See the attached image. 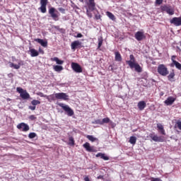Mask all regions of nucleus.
Here are the masks:
<instances>
[{
  "label": "nucleus",
  "instance_id": "obj_48",
  "mask_svg": "<svg viewBox=\"0 0 181 181\" xmlns=\"http://www.w3.org/2000/svg\"><path fill=\"white\" fill-rule=\"evenodd\" d=\"M76 37H83V34L81 33H78Z\"/></svg>",
  "mask_w": 181,
  "mask_h": 181
},
{
  "label": "nucleus",
  "instance_id": "obj_27",
  "mask_svg": "<svg viewBox=\"0 0 181 181\" xmlns=\"http://www.w3.org/2000/svg\"><path fill=\"white\" fill-rule=\"evenodd\" d=\"M51 62H55L57 64H63L64 61L60 60L58 57H55L54 58H51Z\"/></svg>",
  "mask_w": 181,
  "mask_h": 181
},
{
  "label": "nucleus",
  "instance_id": "obj_14",
  "mask_svg": "<svg viewBox=\"0 0 181 181\" xmlns=\"http://www.w3.org/2000/svg\"><path fill=\"white\" fill-rule=\"evenodd\" d=\"M170 22L175 26H181V17H174Z\"/></svg>",
  "mask_w": 181,
  "mask_h": 181
},
{
  "label": "nucleus",
  "instance_id": "obj_22",
  "mask_svg": "<svg viewBox=\"0 0 181 181\" xmlns=\"http://www.w3.org/2000/svg\"><path fill=\"white\" fill-rule=\"evenodd\" d=\"M137 107L140 111H143V110H145V107H146V103H145L144 100H141L138 103Z\"/></svg>",
  "mask_w": 181,
  "mask_h": 181
},
{
  "label": "nucleus",
  "instance_id": "obj_39",
  "mask_svg": "<svg viewBox=\"0 0 181 181\" xmlns=\"http://www.w3.org/2000/svg\"><path fill=\"white\" fill-rule=\"evenodd\" d=\"M101 159H103V160H110V157L106 156L105 153H103Z\"/></svg>",
  "mask_w": 181,
  "mask_h": 181
},
{
  "label": "nucleus",
  "instance_id": "obj_44",
  "mask_svg": "<svg viewBox=\"0 0 181 181\" xmlns=\"http://www.w3.org/2000/svg\"><path fill=\"white\" fill-rule=\"evenodd\" d=\"M103 153H98V154H96V158H103Z\"/></svg>",
  "mask_w": 181,
  "mask_h": 181
},
{
  "label": "nucleus",
  "instance_id": "obj_4",
  "mask_svg": "<svg viewBox=\"0 0 181 181\" xmlns=\"http://www.w3.org/2000/svg\"><path fill=\"white\" fill-rule=\"evenodd\" d=\"M160 9L162 12H166V13H168V15H175V8H173L170 6H161Z\"/></svg>",
  "mask_w": 181,
  "mask_h": 181
},
{
  "label": "nucleus",
  "instance_id": "obj_34",
  "mask_svg": "<svg viewBox=\"0 0 181 181\" xmlns=\"http://www.w3.org/2000/svg\"><path fill=\"white\" fill-rule=\"evenodd\" d=\"M31 104L32 105H34L35 107H36V105H39V104H40V101L37 100H33L31 101Z\"/></svg>",
  "mask_w": 181,
  "mask_h": 181
},
{
  "label": "nucleus",
  "instance_id": "obj_10",
  "mask_svg": "<svg viewBox=\"0 0 181 181\" xmlns=\"http://www.w3.org/2000/svg\"><path fill=\"white\" fill-rule=\"evenodd\" d=\"M54 97L57 100H64V101H67V100H69V95L65 93H55Z\"/></svg>",
  "mask_w": 181,
  "mask_h": 181
},
{
  "label": "nucleus",
  "instance_id": "obj_37",
  "mask_svg": "<svg viewBox=\"0 0 181 181\" xmlns=\"http://www.w3.org/2000/svg\"><path fill=\"white\" fill-rule=\"evenodd\" d=\"M69 145H71V146H74V139L73 137H69Z\"/></svg>",
  "mask_w": 181,
  "mask_h": 181
},
{
  "label": "nucleus",
  "instance_id": "obj_1",
  "mask_svg": "<svg viewBox=\"0 0 181 181\" xmlns=\"http://www.w3.org/2000/svg\"><path fill=\"white\" fill-rule=\"evenodd\" d=\"M157 71L158 74L163 76V77H166L168 74H169V70H168V67L165 66V64H160L158 66Z\"/></svg>",
  "mask_w": 181,
  "mask_h": 181
},
{
  "label": "nucleus",
  "instance_id": "obj_45",
  "mask_svg": "<svg viewBox=\"0 0 181 181\" xmlns=\"http://www.w3.org/2000/svg\"><path fill=\"white\" fill-rule=\"evenodd\" d=\"M177 128H179L181 130V122H177Z\"/></svg>",
  "mask_w": 181,
  "mask_h": 181
},
{
  "label": "nucleus",
  "instance_id": "obj_51",
  "mask_svg": "<svg viewBox=\"0 0 181 181\" xmlns=\"http://www.w3.org/2000/svg\"><path fill=\"white\" fill-rule=\"evenodd\" d=\"M39 50H40V53H44L43 50H42L40 49Z\"/></svg>",
  "mask_w": 181,
  "mask_h": 181
},
{
  "label": "nucleus",
  "instance_id": "obj_30",
  "mask_svg": "<svg viewBox=\"0 0 181 181\" xmlns=\"http://www.w3.org/2000/svg\"><path fill=\"white\" fill-rule=\"evenodd\" d=\"M53 69L54 71H57L58 73L63 71V66H59V65H55L53 66Z\"/></svg>",
  "mask_w": 181,
  "mask_h": 181
},
{
  "label": "nucleus",
  "instance_id": "obj_35",
  "mask_svg": "<svg viewBox=\"0 0 181 181\" xmlns=\"http://www.w3.org/2000/svg\"><path fill=\"white\" fill-rule=\"evenodd\" d=\"M36 133L35 132H31L28 134V138H30V139H33V138H36Z\"/></svg>",
  "mask_w": 181,
  "mask_h": 181
},
{
  "label": "nucleus",
  "instance_id": "obj_24",
  "mask_svg": "<svg viewBox=\"0 0 181 181\" xmlns=\"http://www.w3.org/2000/svg\"><path fill=\"white\" fill-rule=\"evenodd\" d=\"M115 62H122V57L121 56V54L119 52H115Z\"/></svg>",
  "mask_w": 181,
  "mask_h": 181
},
{
  "label": "nucleus",
  "instance_id": "obj_28",
  "mask_svg": "<svg viewBox=\"0 0 181 181\" xmlns=\"http://www.w3.org/2000/svg\"><path fill=\"white\" fill-rule=\"evenodd\" d=\"M86 138L90 141V142H98V139L93 135H87Z\"/></svg>",
  "mask_w": 181,
  "mask_h": 181
},
{
  "label": "nucleus",
  "instance_id": "obj_40",
  "mask_svg": "<svg viewBox=\"0 0 181 181\" xmlns=\"http://www.w3.org/2000/svg\"><path fill=\"white\" fill-rule=\"evenodd\" d=\"M86 13L88 18H93V14L91 13V12H90V11L87 10Z\"/></svg>",
  "mask_w": 181,
  "mask_h": 181
},
{
  "label": "nucleus",
  "instance_id": "obj_11",
  "mask_svg": "<svg viewBox=\"0 0 181 181\" xmlns=\"http://www.w3.org/2000/svg\"><path fill=\"white\" fill-rule=\"evenodd\" d=\"M80 2H84V0H79ZM86 5L88 7V9L90 11H94L95 9V1L94 0H88L86 1Z\"/></svg>",
  "mask_w": 181,
  "mask_h": 181
},
{
  "label": "nucleus",
  "instance_id": "obj_50",
  "mask_svg": "<svg viewBox=\"0 0 181 181\" xmlns=\"http://www.w3.org/2000/svg\"><path fill=\"white\" fill-rule=\"evenodd\" d=\"M59 11H64V8H59Z\"/></svg>",
  "mask_w": 181,
  "mask_h": 181
},
{
  "label": "nucleus",
  "instance_id": "obj_33",
  "mask_svg": "<svg viewBox=\"0 0 181 181\" xmlns=\"http://www.w3.org/2000/svg\"><path fill=\"white\" fill-rule=\"evenodd\" d=\"M168 78L169 81H173V78H175V72L173 71L168 76Z\"/></svg>",
  "mask_w": 181,
  "mask_h": 181
},
{
  "label": "nucleus",
  "instance_id": "obj_7",
  "mask_svg": "<svg viewBox=\"0 0 181 181\" xmlns=\"http://www.w3.org/2000/svg\"><path fill=\"white\" fill-rule=\"evenodd\" d=\"M175 59H176V56L173 55L171 57L172 63L170 64V66L176 67V69H177V70L181 71V64L179 63L177 61H175Z\"/></svg>",
  "mask_w": 181,
  "mask_h": 181
},
{
  "label": "nucleus",
  "instance_id": "obj_15",
  "mask_svg": "<svg viewBox=\"0 0 181 181\" xmlns=\"http://www.w3.org/2000/svg\"><path fill=\"white\" fill-rule=\"evenodd\" d=\"M81 45L82 42L78 40L74 41L71 44V49L74 52V50H76L77 47H81Z\"/></svg>",
  "mask_w": 181,
  "mask_h": 181
},
{
  "label": "nucleus",
  "instance_id": "obj_52",
  "mask_svg": "<svg viewBox=\"0 0 181 181\" xmlns=\"http://www.w3.org/2000/svg\"><path fill=\"white\" fill-rule=\"evenodd\" d=\"M180 45H181V42H180Z\"/></svg>",
  "mask_w": 181,
  "mask_h": 181
},
{
  "label": "nucleus",
  "instance_id": "obj_42",
  "mask_svg": "<svg viewBox=\"0 0 181 181\" xmlns=\"http://www.w3.org/2000/svg\"><path fill=\"white\" fill-rule=\"evenodd\" d=\"M28 108L29 110H31V111H35L36 110V106H29Z\"/></svg>",
  "mask_w": 181,
  "mask_h": 181
},
{
  "label": "nucleus",
  "instance_id": "obj_19",
  "mask_svg": "<svg viewBox=\"0 0 181 181\" xmlns=\"http://www.w3.org/2000/svg\"><path fill=\"white\" fill-rule=\"evenodd\" d=\"M37 95H40V97H44L45 98H47V100H48V101H54V95H50L49 96H47V95H45L42 93H37Z\"/></svg>",
  "mask_w": 181,
  "mask_h": 181
},
{
  "label": "nucleus",
  "instance_id": "obj_5",
  "mask_svg": "<svg viewBox=\"0 0 181 181\" xmlns=\"http://www.w3.org/2000/svg\"><path fill=\"white\" fill-rule=\"evenodd\" d=\"M48 12L54 21H59V11H57L56 8L52 7L49 9Z\"/></svg>",
  "mask_w": 181,
  "mask_h": 181
},
{
  "label": "nucleus",
  "instance_id": "obj_16",
  "mask_svg": "<svg viewBox=\"0 0 181 181\" xmlns=\"http://www.w3.org/2000/svg\"><path fill=\"white\" fill-rule=\"evenodd\" d=\"M135 39L138 40V42H141V40H144L145 39V35H144L143 32L138 31L134 35Z\"/></svg>",
  "mask_w": 181,
  "mask_h": 181
},
{
  "label": "nucleus",
  "instance_id": "obj_41",
  "mask_svg": "<svg viewBox=\"0 0 181 181\" xmlns=\"http://www.w3.org/2000/svg\"><path fill=\"white\" fill-rule=\"evenodd\" d=\"M163 2V0H156V4H157V5H162Z\"/></svg>",
  "mask_w": 181,
  "mask_h": 181
},
{
  "label": "nucleus",
  "instance_id": "obj_3",
  "mask_svg": "<svg viewBox=\"0 0 181 181\" xmlns=\"http://www.w3.org/2000/svg\"><path fill=\"white\" fill-rule=\"evenodd\" d=\"M17 93H19L20 97L23 98V100H28V98H30V95L28 93V91L24 90L23 88L21 87L16 88Z\"/></svg>",
  "mask_w": 181,
  "mask_h": 181
},
{
  "label": "nucleus",
  "instance_id": "obj_36",
  "mask_svg": "<svg viewBox=\"0 0 181 181\" xmlns=\"http://www.w3.org/2000/svg\"><path fill=\"white\" fill-rule=\"evenodd\" d=\"M110 122V118L106 117L102 119V125H104V124H108Z\"/></svg>",
  "mask_w": 181,
  "mask_h": 181
},
{
  "label": "nucleus",
  "instance_id": "obj_8",
  "mask_svg": "<svg viewBox=\"0 0 181 181\" xmlns=\"http://www.w3.org/2000/svg\"><path fill=\"white\" fill-rule=\"evenodd\" d=\"M71 66L75 73H83V68L78 63L72 62Z\"/></svg>",
  "mask_w": 181,
  "mask_h": 181
},
{
  "label": "nucleus",
  "instance_id": "obj_12",
  "mask_svg": "<svg viewBox=\"0 0 181 181\" xmlns=\"http://www.w3.org/2000/svg\"><path fill=\"white\" fill-rule=\"evenodd\" d=\"M17 128L20 129V131H23V132H28L30 129L29 125L23 122L18 124Z\"/></svg>",
  "mask_w": 181,
  "mask_h": 181
},
{
  "label": "nucleus",
  "instance_id": "obj_17",
  "mask_svg": "<svg viewBox=\"0 0 181 181\" xmlns=\"http://www.w3.org/2000/svg\"><path fill=\"white\" fill-rule=\"evenodd\" d=\"M175 101H176V98L170 96L164 101V103L165 104V105H172V104H173Z\"/></svg>",
  "mask_w": 181,
  "mask_h": 181
},
{
  "label": "nucleus",
  "instance_id": "obj_46",
  "mask_svg": "<svg viewBox=\"0 0 181 181\" xmlns=\"http://www.w3.org/2000/svg\"><path fill=\"white\" fill-rule=\"evenodd\" d=\"M151 181H162L160 178H152Z\"/></svg>",
  "mask_w": 181,
  "mask_h": 181
},
{
  "label": "nucleus",
  "instance_id": "obj_31",
  "mask_svg": "<svg viewBox=\"0 0 181 181\" xmlns=\"http://www.w3.org/2000/svg\"><path fill=\"white\" fill-rule=\"evenodd\" d=\"M129 142L132 144V145H135L136 144V138L134 136H130Z\"/></svg>",
  "mask_w": 181,
  "mask_h": 181
},
{
  "label": "nucleus",
  "instance_id": "obj_49",
  "mask_svg": "<svg viewBox=\"0 0 181 181\" xmlns=\"http://www.w3.org/2000/svg\"><path fill=\"white\" fill-rule=\"evenodd\" d=\"M103 175H99L98 177H97V179H103Z\"/></svg>",
  "mask_w": 181,
  "mask_h": 181
},
{
  "label": "nucleus",
  "instance_id": "obj_38",
  "mask_svg": "<svg viewBox=\"0 0 181 181\" xmlns=\"http://www.w3.org/2000/svg\"><path fill=\"white\" fill-rule=\"evenodd\" d=\"M92 124H98L99 125H103V120L96 119L92 122Z\"/></svg>",
  "mask_w": 181,
  "mask_h": 181
},
{
  "label": "nucleus",
  "instance_id": "obj_25",
  "mask_svg": "<svg viewBox=\"0 0 181 181\" xmlns=\"http://www.w3.org/2000/svg\"><path fill=\"white\" fill-rule=\"evenodd\" d=\"M30 53L31 57H37V56H39V52H37V50L35 49H30Z\"/></svg>",
  "mask_w": 181,
  "mask_h": 181
},
{
  "label": "nucleus",
  "instance_id": "obj_26",
  "mask_svg": "<svg viewBox=\"0 0 181 181\" xmlns=\"http://www.w3.org/2000/svg\"><path fill=\"white\" fill-rule=\"evenodd\" d=\"M157 128L160 132L162 135H166V133L165 132V129H163V125H162V124L158 123Z\"/></svg>",
  "mask_w": 181,
  "mask_h": 181
},
{
  "label": "nucleus",
  "instance_id": "obj_13",
  "mask_svg": "<svg viewBox=\"0 0 181 181\" xmlns=\"http://www.w3.org/2000/svg\"><path fill=\"white\" fill-rule=\"evenodd\" d=\"M83 147L87 151V152H97L95 148H94V146L90 145V143L86 142L83 144Z\"/></svg>",
  "mask_w": 181,
  "mask_h": 181
},
{
  "label": "nucleus",
  "instance_id": "obj_29",
  "mask_svg": "<svg viewBox=\"0 0 181 181\" xmlns=\"http://www.w3.org/2000/svg\"><path fill=\"white\" fill-rule=\"evenodd\" d=\"M106 15H107V17H109V18L111 19V21H115V20L117 19L115 18V16H114V14H112V13H111L110 11H107Z\"/></svg>",
  "mask_w": 181,
  "mask_h": 181
},
{
  "label": "nucleus",
  "instance_id": "obj_32",
  "mask_svg": "<svg viewBox=\"0 0 181 181\" xmlns=\"http://www.w3.org/2000/svg\"><path fill=\"white\" fill-rule=\"evenodd\" d=\"M98 49H100V47H101V46H103V42H104L103 37H98Z\"/></svg>",
  "mask_w": 181,
  "mask_h": 181
},
{
  "label": "nucleus",
  "instance_id": "obj_23",
  "mask_svg": "<svg viewBox=\"0 0 181 181\" xmlns=\"http://www.w3.org/2000/svg\"><path fill=\"white\" fill-rule=\"evenodd\" d=\"M130 69H135V70L137 71V73H141L142 72V68H141V66L138 64V63H135L132 65V66H130Z\"/></svg>",
  "mask_w": 181,
  "mask_h": 181
},
{
  "label": "nucleus",
  "instance_id": "obj_6",
  "mask_svg": "<svg viewBox=\"0 0 181 181\" xmlns=\"http://www.w3.org/2000/svg\"><path fill=\"white\" fill-rule=\"evenodd\" d=\"M149 136L154 142H165V137L162 136H158L155 133L150 134Z\"/></svg>",
  "mask_w": 181,
  "mask_h": 181
},
{
  "label": "nucleus",
  "instance_id": "obj_20",
  "mask_svg": "<svg viewBox=\"0 0 181 181\" xmlns=\"http://www.w3.org/2000/svg\"><path fill=\"white\" fill-rule=\"evenodd\" d=\"M23 64V61H20L18 64H15L12 62H10V67L15 69L16 70H18V69H21V66Z\"/></svg>",
  "mask_w": 181,
  "mask_h": 181
},
{
  "label": "nucleus",
  "instance_id": "obj_47",
  "mask_svg": "<svg viewBox=\"0 0 181 181\" xmlns=\"http://www.w3.org/2000/svg\"><path fill=\"white\" fill-rule=\"evenodd\" d=\"M101 18V16H100V14L95 15V19H97V21H98V19Z\"/></svg>",
  "mask_w": 181,
  "mask_h": 181
},
{
  "label": "nucleus",
  "instance_id": "obj_43",
  "mask_svg": "<svg viewBox=\"0 0 181 181\" xmlns=\"http://www.w3.org/2000/svg\"><path fill=\"white\" fill-rule=\"evenodd\" d=\"M29 119H31V121H35V119H36V117H35V115H30L29 117Z\"/></svg>",
  "mask_w": 181,
  "mask_h": 181
},
{
  "label": "nucleus",
  "instance_id": "obj_9",
  "mask_svg": "<svg viewBox=\"0 0 181 181\" xmlns=\"http://www.w3.org/2000/svg\"><path fill=\"white\" fill-rule=\"evenodd\" d=\"M40 7L39 8L40 12H42V13H46L47 12V8L46 6H47V4H48V1L47 0H40Z\"/></svg>",
  "mask_w": 181,
  "mask_h": 181
},
{
  "label": "nucleus",
  "instance_id": "obj_18",
  "mask_svg": "<svg viewBox=\"0 0 181 181\" xmlns=\"http://www.w3.org/2000/svg\"><path fill=\"white\" fill-rule=\"evenodd\" d=\"M129 59L130 60L127 61L126 63L129 66V67H132V66L136 63V62H135V57H134V54H131L129 56Z\"/></svg>",
  "mask_w": 181,
  "mask_h": 181
},
{
  "label": "nucleus",
  "instance_id": "obj_2",
  "mask_svg": "<svg viewBox=\"0 0 181 181\" xmlns=\"http://www.w3.org/2000/svg\"><path fill=\"white\" fill-rule=\"evenodd\" d=\"M58 105L66 112L68 117H73V115H74V111L71 107H69V105H64V103H58Z\"/></svg>",
  "mask_w": 181,
  "mask_h": 181
},
{
  "label": "nucleus",
  "instance_id": "obj_21",
  "mask_svg": "<svg viewBox=\"0 0 181 181\" xmlns=\"http://www.w3.org/2000/svg\"><path fill=\"white\" fill-rule=\"evenodd\" d=\"M35 42L40 43V45H41L42 47H47V41H45L40 38H37V39H35Z\"/></svg>",
  "mask_w": 181,
  "mask_h": 181
}]
</instances>
